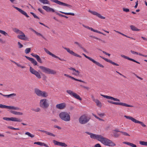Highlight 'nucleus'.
I'll return each instance as SVG.
<instances>
[{
	"mask_svg": "<svg viewBox=\"0 0 147 147\" xmlns=\"http://www.w3.org/2000/svg\"><path fill=\"white\" fill-rule=\"evenodd\" d=\"M96 139L100 141L105 146H109L113 147L116 146V144L111 140L104 137L100 135H97Z\"/></svg>",
	"mask_w": 147,
	"mask_h": 147,
	"instance_id": "nucleus-1",
	"label": "nucleus"
},
{
	"mask_svg": "<svg viewBox=\"0 0 147 147\" xmlns=\"http://www.w3.org/2000/svg\"><path fill=\"white\" fill-rule=\"evenodd\" d=\"M96 139L100 141L105 146H109L113 147L116 146V144L111 140L104 137L100 135H97Z\"/></svg>",
	"mask_w": 147,
	"mask_h": 147,
	"instance_id": "nucleus-2",
	"label": "nucleus"
},
{
	"mask_svg": "<svg viewBox=\"0 0 147 147\" xmlns=\"http://www.w3.org/2000/svg\"><path fill=\"white\" fill-rule=\"evenodd\" d=\"M70 113L66 112H62L59 114V117L62 120L65 121H69L70 120Z\"/></svg>",
	"mask_w": 147,
	"mask_h": 147,
	"instance_id": "nucleus-3",
	"label": "nucleus"
},
{
	"mask_svg": "<svg viewBox=\"0 0 147 147\" xmlns=\"http://www.w3.org/2000/svg\"><path fill=\"white\" fill-rule=\"evenodd\" d=\"M90 118L86 116V115H84L81 116L79 118V122L82 124H84L88 123Z\"/></svg>",
	"mask_w": 147,
	"mask_h": 147,
	"instance_id": "nucleus-4",
	"label": "nucleus"
},
{
	"mask_svg": "<svg viewBox=\"0 0 147 147\" xmlns=\"http://www.w3.org/2000/svg\"><path fill=\"white\" fill-rule=\"evenodd\" d=\"M34 91L35 93L38 96L46 97V92L45 91H42L37 88H35Z\"/></svg>",
	"mask_w": 147,
	"mask_h": 147,
	"instance_id": "nucleus-5",
	"label": "nucleus"
},
{
	"mask_svg": "<svg viewBox=\"0 0 147 147\" xmlns=\"http://www.w3.org/2000/svg\"><path fill=\"white\" fill-rule=\"evenodd\" d=\"M107 102L109 103H111L112 104L115 105H121L125 107H133L134 106L132 105H129L128 104H127L126 103H124L123 102H114L110 100H107Z\"/></svg>",
	"mask_w": 147,
	"mask_h": 147,
	"instance_id": "nucleus-6",
	"label": "nucleus"
},
{
	"mask_svg": "<svg viewBox=\"0 0 147 147\" xmlns=\"http://www.w3.org/2000/svg\"><path fill=\"white\" fill-rule=\"evenodd\" d=\"M0 108H6L9 109L14 110L17 111L20 110V109L18 107L8 106L2 104H0Z\"/></svg>",
	"mask_w": 147,
	"mask_h": 147,
	"instance_id": "nucleus-7",
	"label": "nucleus"
},
{
	"mask_svg": "<svg viewBox=\"0 0 147 147\" xmlns=\"http://www.w3.org/2000/svg\"><path fill=\"white\" fill-rule=\"evenodd\" d=\"M82 55L86 58L89 59L90 60L92 61V62H93L96 65L98 66H99V67H102V68H103L104 67V66L103 65H102L100 64L98 62L95 61V60H94V59H93L92 58H91V57L86 56L85 54H84V53H83Z\"/></svg>",
	"mask_w": 147,
	"mask_h": 147,
	"instance_id": "nucleus-8",
	"label": "nucleus"
},
{
	"mask_svg": "<svg viewBox=\"0 0 147 147\" xmlns=\"http://www.w3.org/2000/svg\"><path fill=\"white\" fill-rule=\"evenodd\" d=\"M3 119L7 121H16V122H21L22 120L16 117H11L10 118L4 117L3 118Z\"/></svg>",
	"mask_w": 147,
	"mask_h": 147,
	"instance_id": "nucleus-9",
	"label": "nucleus"
},
{
	"mask_svg": "<svg viewBox=\"0 0 147 147\" xmlns=\"http://www.w3.org/2000/svg\"><path fill=\"white\" fill-rule=\"evenodd\" d=\"M30 71L32 74L35 75L38 78H40L41 77L39 73L31 67H30Z\"/></svg>",
	"mask_w": 147,
	"mask_h": 147,
	"instance_id": "nucleus-10",
	"label": "nucleus"
},
{
	"mask_svg": "<svg viewBox=\"0 0 147 147\" xmlns=\"http://www.w3.org/2000/svg\"><path fill=\"white\" fill-rule=\"evenodd\" d=\"M52 1L58 4L59 5H62L64 6H66L68 7L71 8L72 7V6L69 4L61 2L58 0H52Z\"/></svg>",
	"mask_w": 147,
	"mask_h": 147,
	"instance_id": "nucleus-11",
	"label": "nucleus"
},
{
	"mask_svg": "<svg viewBox=\"0 0 147 147\" xmlns=\"http://www.w3.org/2000/svg\"><path fill=\"white\" fill-rule=\"evenodd\" d=\"M63 48L66 50L70 54L77 57L81 58L82 57L79 55L74 53L73 51L70 50L69 49L66 47H64Z\"/></svg>",
	"mask_w": 147,
	"mask_h": 147,
	"instance_id": "nucleus-12",
	"label": "nucleus"
},
{
	"mask_svg": "<svg viewBox=\"0 0 147 147\" xmlns=\"http://www.w3.org/2000/svg\"><path fill=\"white\" fill-rule=\"evenodd\" d=\"M53 142L54 144L56 145L59 146L65 147H66L67 146V145L65 143L59 142L55 140H53Z\"/></svg>",
	"mask_w": 147,
	"mask_h": 147,
	"instance_id": "nucleus-13",
	"label": "nucleus"
},
{
	"mask_svg": "<svg viewBox=\"0 0 147 147\" xmlns=\"http://www.w3.org/2000/svg\"><path fill=\"white\" fill-rule=\"evenodd\" d=\"M88 11L93 15L96 16L101 19H105V17L102 16L100 14L96 12L92 11L90 10H89Z\"/></svg>",
	"mask_w": 147,
	"mask_h": 147,
	"instance_id": "nucleus-14",
	"label": "nucleus"
},
{
	"mask_svg": "<svg viewBox=\"0 0 147 147\" xmlns=\"http://www.w3.org/2000/svg\"><path fill=\"white\" fill-rule=\"evenodd\" d=\"M17 38L20 40H26L28 39L27 37L23 32L20 34V35H18Z\"/></svg>",
	"mask_w": 147,
	"mask_h": 147,
	"instance_id": "nucleus-15",
	"label": "nucleus"
},
{
	"mask_svg": "<svg viewBox=\"0 0 147 147\" xmlns=\"http://www.w3.org/2000/svg\"><path fill=\"white\" fill-rule=\"evenodd\" d=\"M40 106L43 108H46V99H42L40 100Z\"/></svg>",
	"mask_w": 147,
	"mask_h": 147,
	"instance_id": "nucleus-16",
	"label": "nucleus"
},
{
	"mask_svg": "<svg viewBox=\"0 0 147 147\" xmlns=\"http://www.w3.org/2000/svg\"><path fill=\"white\" fill-rule=\"evenodd\" d=\"M100 95L103 97L106 98L108 99H110L111 100H113L114 101H117L118 102L120 101V100L119 99H118L117 98H114L113 97L111 96L103 95L102 94H101Z\"/></svg>",
	"mask_w": 147,
	"mask_h": 147,
	"instance_id": "nucleus-17",
	"label": "nucleus"
},
{
	"mask_svg": "<svg viewBox=\"0 0 147 147\" xmlns=\"http://www.w3.org/2000/svg\"><path fill=\"white\" fill-rule=\"evenodd\" d=\"M66 105L65 103H62L56 105V108L60 109H63L66 107Z\"/></svg>",
	"mask_w": 147,
	"mask_h": 147,
	"instance_id": "nucleus-18",
	"label": "nucleus"
},
{
	"mask_svg": "<svg viewBox=\"0 0 147 147\" xmlns=\"http://www.w3.org/2000/svg\"><path fill=\"white\" fill-rule=\"evenodd\" d=\"M13 7L15 8V9L18 10L19 12L21 13L22 14L25 16L26 17L28 18L29 17V16L27 14L26 12L25 11L23 10L22 9L17 7H15L14 6H13Z\"/></svg>",
	"mask_w": 147,
	"mask_h": 147,
	"instance_id": "nucleus-19",
	"label": "nucleus"
},
{
	"mask_svg": "<svg viewBox=\"0 0 147 147\" xmlns=\"http://www.w3.org/2000/svg\"><path fill=\"white\" fill-rule=\"evenodd\" d=\"M25 57L26 58L30 61L34 65H37L38 64L37 62L33 58L29 57L27 56H25Z\"/></svg>",
	"mask_w": 147,
	"mask_h": 147,
	"instance_id": "nucleus-20",
	"label": "nucleus"
},
{
	"mask_svg": "<svg viewBox=\"0 0 147 147\" xmlns=\"http://www.w3.org/2000/svg\"><path fill=\"white\" fill-rule=\"evenodd\" d=\"M100 57H101V58H102V59H103L105 61L107 62H108L114 65H115L117 66L119 65L118 64H117L116 63H115L114 62H113L112 60H111L110 59H107L106 58H105L104 57H102L101 56H100Z\"/></svg>",
	"mask_w": 147,
	"mask_h": 147,
	"instance_id": "nucleus-21",
	"label": "nucleus"
},
{
	"mask_svg": "<svg viewBox=\"0 0 147 147\" xmlns=\"http://www.w3.org/2000/svg\"><path fill=\"white\" fill-rule=\"evenodd\" d=\"M121 56L123 57L125 59H127L129 60H130V61H132L134 62H135V63H138V64H140V63L137 61H136V60L133 59H132V58H129V57H127V56H126L125 55H121Z\"/></svg>",
	"mask_w": 147,
	"mask_h": 147,
	"instance_id": "nucleus-22",
	"label": "nucleus"
},
{
	"mask_svg": "<svg viewBox=\"0 0 147 147\" xmlns=\"http://www.w3.org/2000/svg\"><path fill=\"white\" fill-rule=\"evenodd\" d=\"M31 55L33 57H35L37 60V61L40 63H42V61L41 58H40L39 56L37 54H35L34 53H32Z\"/></svg>",
	"mask_w": 147,
	"mask_h": 147,
	"instance_id": "nucleus-23",
	"label": "nucleus"
},
{
	"mask_svg": "<svg viewBox=\"0 0 147 147\" xmlns=\"http://www.w3.org/2000/svg\"><path fill=\"white\" fill-rule=\"evenodd\" d=\"M47 73L54 75L56 74V72L53 69L48 68H47Z\"/></svg>",
	"mask_w": 147,
	"mask_h": 147,
	"instance_id": "nucleus-24",
	"label": "nucleus"
},
{
	"mask_svg": "<svg viewBox=\"0 0 147 147\" xmlns=\"http://www.w3.org/2000/svg\"><path fill=\"white\" fill-rule=\"evenodd\" d=\"M74 43L75 44L77 45H78L85 52H86L87 51L82 46V45L80 44L79 43H78V42H74Z\"/></svg>",
	"mask_w": 147,
	"mask_h": 147,
	"instance_id": "nucleus-25",
	"label": "nucleus"
},
{
	"mask_svg": "<svg viewBox=\"0 0 147 147\" xmlns=\"http://www.w3.org/2000/svg\"><path fill=\"white\" fill-rule=\"evenodd\" d=\"M10 112L15 115H23V113L22 112H18L14 111L11 110Z\"/></svg>",
	"mask_w": 147,
	"mask_h": 147,
	"instance_id": "nucleus-26",
	"label": "nucleus"
},
{
	"mask_svg": "<svg viewBox=\"0 0 147 147\" xmlns=\"http://www.w3.org/2000/svg\"><path fill=\"white\" fill-rule=\"evenodd\" d=\"M72 96H73L75 98L78 99L80 100H82V98H81L76 93H74Z\"/></svg>",
	"mask_w": 147,
	"mask_h": 147,
	"instance_id": "nucleus-27",
	"label": "nucleus"
},
{
	"mask_svg": "<svg viewBox=\"0 0 147 147\" xmlns=\"http://www.w3.org/2000/svg\"><path fill=\"white\" fill-rule=\"evenodd\" d=\"M94 102L96 104V105L99 107H102L101 103L100 102L99 100L98 99H96Z\"/></svg>",
	"mask_w": 147,
	"mask_h": 147,
	"instance_id": "nucleus-28",
	"label": "nucleus"
},
{
	"mask_svg": "<svg viewBox=\"0 0 147 147\" xmlns=\"http://www.w3.org/2000/svg\"><path fill=\"white\" fill-rule=\"evenodd\" d=\"M13 30L14 32L18 34H20L23 32L22 31L16 28H14Z\"/></svg>",
	"mask_w": 147,
	"mask_h": 147,
	"instance_id": "nucleus-29",
	"label": "nucleus"
},
{
	"mask_svg": "<svg viewBox=\"0 0 147 147\" xmlns=\"http://www.w3.org/2000/svg\"><path fill=\"white\" fill-rule=\"evenodd\" d=\"M130 27L131 29L133 31H139L140 30V29L137 28L136 27L132 25H131L130 26Z\"/></svg>",
	"mask_w": 147,
	"mask_h": 147,
	"instance_id": "nucleus-30",
	"label": "nucleus"
},
{
	"mask_svg": "<svg viewBox=\"0 0 147 147\" xmlns=\"http://www.w3.org/2000/svg\"><path fill=\"white\" fill-rule=\"evenodd\" d=\"M134 123H138L140 124L142 126L144 127H146V125H145L144 123L141 121H139L138 120H137L136 119L135 121H134Z\"/></svg>",
	"mask_w": 147,
	"mask_h": 147,
	"instance_id": "nucleus-31",
	"label": "nucleus"
},
{
	"mask_svg": "<svg viewBox=\"0 0 147 147\" xmlns=\"http://www.w3.org/2000/svg\"><path fill=\"white\" fill-rule=\"evenodd\" d=\"M134 123H138L140 124L142 126L144 127H146V125H145L144 123L141 121H139L138 120H137L136 119L135 121H134Z\"/></svg>",
	"mask_w": 147,
	"mask_h": 147,
	"instance_id": "nucleus-32",
	"label": "nucleus"
},
{
	"mask_svg": "<svg viewBox=\"0 0 147 147\" xmlns=\"http://www.w3.org/2000/svg\"><path fill=\"white\" fill-rule=\"evenodd\" d=\"M47 11L55 12V10L53 8L50 7H49L47 6Z\"/></svg>",
	"mask_w": 147,
	"mask_h": 147,
	"instance_id": "nucleus-33",
	"label": "nucleus"
},
{
	"mask_svg": "<svg viewBox=\"0 0 147 147\" xmlns=\"http://www.w3.org/2000/svg\"><path fill=\"white\" fill-rule=\"evenodd\" d=\"M51 56L52 57H53L58 59H59L60 61H66V60H65L64 59H62L60 58L58 56L55 55L53 54V53L51 55Z\"/></svg>",
	"mask_w": 147,
	"mask_h": 147,
	"instance_id": "nucleus-34",
	"label": "nucleus"
},
{
	"mask_svg": "<svg viewBox=\"0 0 147 147\" xmlns=\"http://www.w3.org/2000/svg\"><path fill=\"white\" fill-rule=\"evenodd\" d=\"M124 117H125L126 119H130L133 122H134L135 121L136 119L130 116H127L125 115Z\"/></svg>",
	"mask_w": 147,
	"mask_h": 147,
	"instance_id": "nucleus-35",
	"label": "nucleus"
},
{
	"mask_svg": "<svg viewBox=\"0 0 147 147\" xmlns=\"http://www.w3.org/2000/svg\"><path fill=\"white\" fill-rule=\"evenodd\" d=\"M114 30L115 31V32H117V33H119V34H121V35H123V36H125L126 37H127V38H132V39H134V40H135V39L134 38H132V37H129V36H128L126 35H125L124 34H123V33H121V32H119L118 31H116V30Z\"/></svg>",
	"mask_w": 147,
	"mask_h": 147,
	"instance_id": "nucleus-36",
	"label": "nucleus"
},
{
	"mask_svg": "<svg viewBox=\"0 0 147 147\" xmlns=\"http://www.w3.org/2000/svg\"><path fill=\"white\" fill-rule=\"evenodd\" d=\"M69 78H70L72 80H74L75 81H79V82H83V83H86V82H84V81H82L81 80H80L79 79H76V78H74V77L71 76H70Z\"/></svg>",
	"mask_w": 147,
	"mask_h": 147,
	"instance_id": "nucleus-37",
	"label": "nucleus"
},
{
	"mask_svg": "<svg viewBox=\"0 0 147 147\" xmlns=\"http://www.w3.org/2000/svg\"><path fill=\"white\" fill-rule=\"evenodd\" d=\"M61 13L65 14L66 15H71L73 16H74L75 15V14L74 13H67V12H64L61 11H59Z\"/></svg>",
	"mask_w": 147,
	"mask_h": 147,
	"instance_id": "nucleus-38",
	"label": "nucleus"
},
{
	"mask_svg": "<svg viewBox=\"0 0 147 147\" xmlns=\"http://www.w3.org/2000/svg\"><path fill=\"white\" fill-rule=\"evenodd\" d=\"M16 94L13 93L9 95H3V96L5 97H7V98H9L11 96H16Z\"/></svg>",
	"mask_w": 147,
	"mask_h": 147,
	"instance_id": "nucleus-39",
	"label": "nucleus"
},
{
	"mask_svg": "<svg viewBox=\"0 0 147 147\" xmlns=\"http://www.w3.org/2000/svg\"><path fill=\"white\" fill-rule=\"evenodd\" d=\"M25 134L27 135L28 136L30 137L31 138H33L34 136V135L32 134L30 132H26L25 133Z\"/></svg>",
	"mask_w": 147,
	"mask_h": 147,
	"instance_id": "nucleus-40",
	"label": "nucleus"
},
{
	"mask_svg": "<svg viewBox=\"0 0 147 147\" xmlns=\"http://www.w3.org/2000/svg\"><path fill=\"white\" fill-rule=\"evenodd\" d=\"M97 135L91 133L90 135V137L92 139H96Z\"/></svg>",
	"mask_w": 147,
	"mask_h": 147,
	"instance_id": "nucleus-41",
	"label": "nucleus"
},
{
	"mask_svg": "<svg viewBox=\"0 0 147 147\" xmlns=\"http://www.w3.org/2000/svg\"><path fill=\"white\" fill-rule=\"evenodd\" d=\"M39 68L40 69L41 71L44 72H46V68L45 67L42 66H40L39 67Z\"/></svg>",
	"mask_w": 147,
	"mask_h": 147,
	"instance_id": "nucleus-42",
	"label": "nucleus"
},
{
	"mask_svg": "<svg viewBox=\"0 0 147 147\" xmlns=\"http://www.w3.org/2000/svg\"><path fill=\"white\" fill-rule=\"evenodd\" d=\"M66 92L69 94L72 95V96H73V95L74 93V92L70 90H66Z\"/></svg>",
	"mask_w": 147,
	"mask_h": 147,
	"instance_id": "nucleus-43",
	"label": "nucleus"
},
{
	"mask_svg": "<svg viewBox=\"0 0 147 147\" xmlns=\"http://www.w3.org/2000/svg\"><path fill=\"white\" fill-rule=\"evenodd\" d=\"M32 31L34 32L37 35L39 36H41L43 38L45 39V38L42 36V35L38 33L37 32H36V31H35L34 30H33Z\"/></svg>",
	"mask_w": 147,
	"mask_h": 147,
	"instance_id": "nucleus-44",
	"label": "nucleus"
},
{
	"mask_svg": "<svg viewBox=\"0 0 147 147\" xmlns=\"http://www.w3.org/2000/svg\"><path fill=\"white\" fill-rule=\"evenodd\" d=\"M34 144H37V145H40V146H42L43 145V144L44 146H46V145H45L44 144L42 143L41 142H35L34 143Z\"/></svg>",
	"mask_w": 147,
	"mask_h": 147,
	"instance_id": "nucleus-45",
	"label": "nucleus"
},
{
	"mask_svg": "<svg viewBox=\"0 0 147 147\" xmlns=\"http://www.w3.org/2000/svg\"><path fill=\"white\" fill-rule=\"evenodd\" d=\"M113 134L115 138L118 137L120 136V134L117 133V132L113 131Z\"/></svg>",
	"mask_w": 147,
	"mask_h": 147,
	"instance_id": "nucleus-46",
	"label": "nucleus"
},
{
	"mask_svg": "<svg viewBox=\"0 0 147 147\" xmlns=\"http://www.w3.org/2000/svg\"><path fill=\"white\" fill-rule=\"evenodd\" d=\"M0 33L5 36L8 35V34L5 31L0 30Z\"/></svg>",
	"mask_w": 147,
	"mask_h": 147,
	"instance_id": "nucleus-47",
	"label": "nucleus"
},
{
	"mask_svg": "<svg viewBox=\"0 0 147 147\" xmlns=\"http://www.w3.org/2000/svg\"><path fill=\"white\" fill-rule=\"evenodd\" d=\"M32 111L36 112H39L40 111V109L39 107H37L35 109H32Z\"/></svg>",
	"mask_w": 147,
	"mask_h": 147,
	"instance_id": "nucleus-48",
	"label": "nucleus"
},
{
	"mask_svg": "<svg viewBox=\"0 0 147 147\" xmlns=\"http://www.w3.org/2000/svg\"><path fill=\"white\" fill-rule=\"evenodd\" d=\"M139 143L142 145L146 146L147 142L140 141Z\"/></svg>",
	"mask_w": 147,
	"mask_h": 147,
	"instance_id": "nucleus-49",
	"label": "nucleus"
},
{
	"mask_svg": "<svg viewBox=\"0 0 147 147\" xmlns=\"http://www.w3.org/2000/svg\"><path fill=\"white\" fill-rule=\"evenodd\" d=\"M31 49L30 48H27L25 50V53L26 54L29 53L30 52Z\"/></svg>",
	"mask_w": 147,
	"mask_h": 147,
	"instance_id": "nucleus-50",
	"label": "nucleus"
},
{
	"mask_svg": "<svg viewBox=\"0 0 147 147\" xmlns=\"http://www.w3.org/2000/svg\"><path fill=\"white\" fill-rule=\"evenodd\" d=\"M8 128L11 129L13 130H19V129L18 128H15L12 126H8Z\"/></svg>",
	"mask_w": 147,
	"mask_h": 147,
	"instance_id": "nucleus-51",
	"label": "nucleus"
},
{
	"mask_svg": "<svg viewBox=\"0 0 147 147\" xmlns=\"http://www.w3.org/2000/svg\"><path fill=\"white\" fill-rule=\"evenodd\" d=\"M17 66L21 68H26V67L24 65H21L20 64L17 63L16 64Z\"/></svg>",
	"mask_w": 147,
	"mask_h": 147,
	"instance_id": "nucleus-52",
	"label": "nucleus"
},
{
	"mask_svg": "<svg viewBox=\"0 0 147 147\" xmlns=\"http://www.w3.org/2000/svg\"><path fill=\"white\" fill-rule=\"evenodd\" d=\"M47 134H48L50 136H53L54 137L55 136V135L53 133L47 131Z\"/></svg>",
	"mask_w": 147,
	"mask_h": 147,
	"instance_id": "nucleus-53",
	"label": "nucleus"
},
{
	"mask_svg": "<svg viewBox=\"0 0 147 147\" xmlns=\"http://www.w3.org/2000/svg\"><path fill=\"white\" fill-rule=\"evenodd\" d=\"M121 133H122V134L126 136H130V135L127 132L121 131Z\"/></svg>",
	"mask_w": 147,
	"mask_h": 147,
	"instance_id": "nucleus-54",
	"label": "nucleus"
},
{
	"mask_svg": "<svg viewBox=\"0 0 147 147\" xmlns=\"http://www.w3.org/2000/svg\"><path fill=\"white\" fill-rule=\"evenodd\" d=\"M123 10L125 12H128L129 11V9L125 8H123Z\"/></svg>",
	"mask_w": 147,
	"mask_h": 147,
	"instance_id": "nucleus-55",
	"label": "nucleus"
},
{
	"mask_svg": "<svg viewBox=\"0 0 147 147\" xmlns=\"http://www.w3.org/2000/svg\"><path fill=\"white\" fill-rule=\"evenodd\" d=\"M30 13L33 16L34 18L38 19H39V18L37 16H36L34 13L33 12H30Z\"/></svg>",
	"mask_w": 147,
	"mask_h": 147,
	"instance_id": "nucleus-56",
	"label": "nucleus"
},
{
	"mask_svg": "<svg viewBox=\"0 0 147 147\" xmlns=\"http://www.w3.org/2000/svg\"><path fill=\"white\" fill-rule=\"evenodd\" d=\"M96 38V39L100 41H101L102 43H106L105 41L104 40H102L101 39H100V38Z\"/></svg>",
	"mask_w": 147,
	"mask_h": 147,
	"instance_id": "nucleus-57",
	"label": "nucleus"
},
{
	"mask_svg": "<svg viewBox=\"0 0 147 147\" xmlns=\"http://www.w3.org/2000/svg\"><path fill=\"white\" fill-rule=\"evenodd\" d=\"M88 29L90 30L91 31H93L94 32H97V30H94V29H93V28H90V27H89V28H88Z\"/></svg>",
	"mask_w": 147,
	"mask_h": 147,
	"instance_id": "nucleus-58",
	"label": "nucleus"
},
{
	"mask_svg": "<svg viewBox=\"0 0 147 147\" xmlns=\"http://www.w3.org/2000/svg\"><path fill=\"white\" fill-rule=\"evenodd\" d=\"M88 29L90 30L91 31H93L94 32H97V30H94V29H93V28H90V27H89V28H88Z\"/></svg>",
	"mask_w": 147,
	"mask_h": 147,
	"instance_id": "nucleus-59",
	"label": "nucleus"
},
{
	"mask_svg": "<svg viewBox=\"0 0 147 147\" xmlns=\"http://www.w3.org/2000/svg\"><path fill=\"white\" fill-rule=\"evenodd\" d=\"M18 44L19 45V47L20 48H21L23 47V45L22 44H21V43L20 42H18Z\"/></svg>",
	"mask_w": 147,
	"mask_h": 147,
	"instance_id": "nucleus-60",
	"label": "nucleus"
},
{
	"mask_svg": "<svg viewBox=\"0 0 147 147\" xmlns=\"http://www.w3.org/2000/svg\"><path fill=\"white\" fill-rule=\"evenodd\" d=\"M130 52L132 54H137V55L138 54V53L137 52H135V51H134L132 50H131Z\"/></svg>",
	"mask_w": 147,
	"mask_h": 147,
	"instance_id": "nucleus-61",
	"label": "nucleus"
},
{
	"mask_svg": "<svg viewBox=\"0 0 147 147\" xmlns=\"http://www.w3.org/2000/svg\"><path fill=\"white\" fill-rule=\"evenodd\" d=\"M80 86L85 89H87V90H88L89 89V88L88 87H86V86H83L82 85H80Z\"/></svg>",
	"mask_w": 147,
	"mask_h": 147,
	"instance_id": "nucleus-62",
	"label": "nucleus"
},
{
	"mask_svg": "<svg viewBox=\"0 0 147 147\" xmlns=\"http://www.w3.org/2000/svg\"><path fill=\"white\" fill-rule=\"evenodd\" d=\"M55 13L57 15L59 16L63 17V15L57 12H55Z\"/></svg>",
	"mask_w": 147,
	"mask_h": 147,
	"instance_id": "nucleus-63",
	"label": "nucleus"
},
{
	"mask_svg": "<svg viewBox=\"0 0 147 147\" xmlns=\"http://www.w3.org/2000/svg\"><path fill=\"white\" fill-rule=\"evenodd\" d=\"M94 147H101L100 144H97L94 146Z\"/></svg>",
	"mask_w": 147,
	"mask_h": 147,
	"instance_id": "nucleus-64",
	"label": "nucleus"
}]
</instances>
